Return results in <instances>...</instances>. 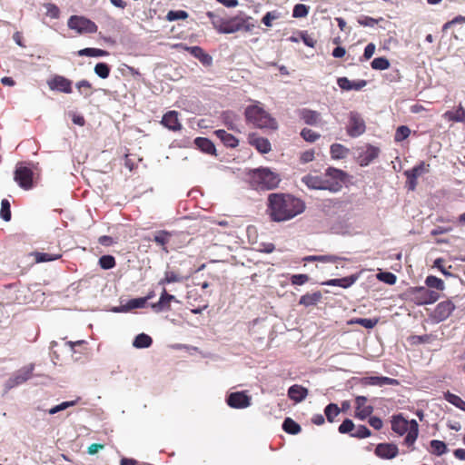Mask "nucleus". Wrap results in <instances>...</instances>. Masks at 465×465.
<instances>
[{
    "label": "nucleus",
    "mask_w": 465,
    "mask_h": 465,
    "mask_svg": "<svg viewBox=\"0 0 465 465\" xmlns=\"http://www.w3.org/2000/svg\"><path fill=\"white\" fill-rule=\"evenodd\" d=\"M173 301H175V297L172 294H169L166 290L163 289L159 301L157 302L152 303L151 308L155 312L169 311L171 309V302Z\"/></svg>",
    "instance_id": "20"
},
{
    "label": "nucleus",
    "mask_w": 465,
    "mask_h": 465,
    "mask_svg": "<svg viewBox=\"0 0 465 465\" xmlns=\"http://www.w3.org/2000/svg\"><path fill=\"white\" fill-rule=\"evenodd\" d=\"M245 118L248 124L257 128L276 129L277 122L270 114L259 105H249L245 109Z\"/></svg>",
    "instance_id": "4"
},
{
    "label": "nucleus",
    "mask_w": 465,
    "mask_h": 465,
    "mask_svg": "<svg viewBox=\"0 0 465 465\" xmlns=\"http://www.w3.org/2000/svg\"><path fill=\"white\" fill-rule=\"evenodd\" d=\"M45 10H46V15L57 19L60 15V10L54 4L52 3H46L44 5Z\"/></svg>",
    "instance_id": "56"
},
{
    "label": "nucleus",
    "mask_w": 465,
    "mask_h": 465,
    "mask_svg": "<svg viewBox=\"0 0 465 465\" xmlns=\"http://www.w3.org/2000/svg\"><path fill=\"white\" fill-rule=\"evenodd\" d=\"M371 435V430L365 425H359L355 427L353 432L351 433V437L364 439Z\"/></svg>",
    "instance_id": "48"
},
{
    "label": "nucleus",
    "mask_w": 465,
    "mask_h": 465,
    "mask_svg": "<svg viewBox=\"0 0 465 465\" xmlns=\"http://www.w3.org/2000/svg\"><path fill=\"white\" fill-rule=\"evenodd\" d=\"M410 292L412 301L418 305L434 303L440 298L437 291H432L426 287H415Z\"/></svg>",
    "instance_id": "8"
},
{
    "label": "nucleus",
    "mask_w": 465,
    "mask_h": 465,
    "mask_svg": "<svg viewBox=\"0 0 465 465\" xmlns=\"http://www.w3.org/2000/svg\"><path fill=\"white\" fill-rule=\"evenodd\" d=\"M214 135L220 139V141L226 146L230 148H235L238 146L239 141L232 134L227 133L223 129H218L213 132Z\"/></svg>",
    "instance_id": "25"
},
{
    "label": "nucleus",
    "mask_w": 465,
    "mask_h": 465,
    "mask_svg": "<svg viewBox=\"0 0 465 465\" xmlns=\"http://www.w3.org/2000/svg\"><path fill=\"white\" fill-rule=\"evenodd\" d=\"M425 283H426L428 289L433 288V289H436L437 291L444 290L443 281L436 276L429 275L425 280Z\"/></svg>",
    "instance_id": "44"
},
{
    "label": "nucleus",
    "mask_w": 465,
    "mask_h": 465,
    "mask_svg": "<svg viewBox=\"0 0 465 465\" xmlns=\"http://www.w3.org/2000/svg\"><path fill=\"white\" fill-rule=\"evenodd\" d=\"M379 154L380 149L378 147L368 144L365 149L359 153L357 161L361 166H367L375 160Z\"/></svg>",
    "instance_id": "15"
},
{
    "label": "nucleus",
    "mask_w": 465,
    "mask_h": 465,
    "mask_svg": "<svg viewBox=\"0 0 465 465\" xmlns=\"http://www.w3.org/2000/svg\"><path fill=\"white\" fill-rule=\"evenodd\" d=\"M411 134V130L406 125H401L396 129L395 134H394V141L399 143L402 142L406 138L409 137Z\"/></svg>",
    "instance_id": "47"
},
{
    "label": "nucleus",
    "mask_w": 465,
    "mask_h": 465,
    "mask_svg": "<svg viewBox=\"0 0 465 465\" xmlns=\"http://www.w3.org/2000/svg\"><path fill=\"white\" fill-rule=\"evenodd\" d=\"M305 210L304 202L289 193H271L268 196L267 213L273 222L289 221Z\"/></svg>",
    "instance_id": "1"
},
{
    "label": "nucleus",
    "mask_w": 465,
    "mask_h": 465,
    "mask_svg": "<svg viewBox=\"0 0 465 465\" xmlns=\"http://www.w3.org/2000/svg\"><path fill=\"white\" fill-rule=\"evenodd\" d=\"M15 180L25 190H28L33 185V172L30 168L20 166L15 169Z\"/></svg>",
    "instance_id": "12"
},
{
    "label": "nucleus",
    "mask_w": 465,
    "mask_h": 465,
    "mask_svg": "<svg viewBox=\"0 0 465 465\" xmlns=\"http://www.w3.org/2000/svg\"><path fill=\"white\" fill-rule=\"evenodd\" d=\"M94 70V73L103 79L108 78L111 72V68L106 63L96 64Z\"/></svg>",
    "instance_id": "45"
},
{
    "label": "nucleus",
    "mask_w": 465,
    "mask_h": 465,
    "mask_svg": "<svg viewBox=\"0 0 465 465\" xmlns=\"http://www.w3.org/2000/svg\"><path fill=\"white\" fill-rule=\"evenodd\" d=\"M366 125L363 118L357 112H351L346 132L351 137H358L365 133Z\"/></svg>",
    "instance_id": "9"
},
{
    "label": "nucleus",
    "mask_w": 465,
    "mask_h": 465,
    "mask_svg": "<svg viewBox=\"0 0 465 465\" xmlns=\"http://www.w3.org/2000/svg\"><path fill=\"white\" fill-rule=\"evenodd\" d=\"M282 430L288 434L296 435L301 431L302 428L292 418H286L282 422Z\"/></svg>",
    "instance_id": "36"
},
{
    "label": "nucleus",
    "mask_w": 465,
    "mask_h": 465,
    "mask_svg": "<svg viewBox=\"0 0 465 465\" xmlns=\"http://www.w3.org/2000/svg\"><path fill=\"white\" fill-rule=\"evenodd\" d=\"M379 322L378 318L367 319V318H355L349 322L350 324H359L366 329L374 328Z\"/></svg>",
    "instance_id": "39"
},
{
    "label": "nucleus",
    "mask_w": 465,
    "mask_h": 465,
    "mask_svg": "<svg viewBox=\"0 0 465 465\" xmlns=\"http://www.w3.org/2000/svg\"><path fill=\"white\" fill-rule=\"evenodd\" d=\"M161 124L167 129L176 132L182 129V124L178 119L176 111H169L163 114Z\"/></svg>",
    "instance_id": "21"
},
{
    "label": "nucleus",
    "mask_w": 465,
    "mask_h": 465,
    "mask_svg": "<svg viewBox=\"0 0 465 465\" xmlns=\"http://www.w3.org/2000/svg\"><path fill=\"white\" fill-rule=\"evenodd\" d=\"M445 400L461 411H465V401L458 395L450 391L444 394Z\"/></svg>",
    "instance_id": "41"
},
{
    "label": "nucleus",
    "mask_w": 465,
    "mask_h": 465,
    "mask_svg": "<svg viewBox=\"0 0 465 465\" xmlns=\"http://www.w3.org/2000/svg\"><path fill=\"white\" fill-rule=\"evenodd\" d=\"M455 305L450 301H444L440 302L434 312H433V319L437 322H443L454 311Z\"/></svg>",
    "instance_id": "16"
},
{
    "label": "nucleus",
    "mask_w": 465,
    "mask_h": 465,
    "mask_svg": "<svg viewBox=\"0 0 465 465\" xmlns=\"http://www.w3.org/2000/svg\"><path fill=\"white\" fill-rule=\"evenodd\" d=\"M345 260L337 255H309L303 258L305 262H322L336 263L339 261Z\"/></svg>",
    "instance_id": "32"
},
{
    "label": "nucleus",
    "mask_w": 465,
    "mask_h": 465,
    "mask_svg": "<svg viewBox=\"0 0 465 465\" xmlns=\"http://www.w3.org/2000/svg\"><path fill=\"white\" fill-rule=\"evenodd\" d=\"M279 17H280V15H279V14L276 11L267 12L264 15V16L262 17V22L266 26H272V21L278 19Z\"/></svg>",
    "instance_id": "60"
},
{
    "label": "nucleus",
    "mask_w": 465,
    "mask_h": 465,
    "mask_svg": "<svg viewBox=\"0 0 465 465\" xmlns=\"http://www.w3.org/2000/svg\"><path fill=\"white\" fill-rule=\"evenodd\" d=\"M465 23V16L458 15L454 17L452 20L445 23L442 26V32H447L450 27L455 25H460Z\"/></svg>",
    "instance_id": "59"
},
{
    "label": "nucleus",
    "mask_w": 465,
    "mask_h": 465,
    "mask_svg": "<svg viewBox=\"0 0 465 465\" xmlns=\"http://www.w3.org/2000/svg\"><path fill=\"white\" fill-rule=\"evenodd\" d=\"M307 395L308 390L302 385L294 384L288 390V397L295 402L302 401Z\"/></svg>",
    "instance_id": "26"
},
{
    "label": "nucleus",
    "mask_w": 465,
    "mask_h": 465,
    "mask_svg": "<svg viewBox=\"0 0 465 465\" xmlns=\"http://www.w3.org/2000/svg\"><path fill=\"white\" fill-rule=\"evenodd\" d=\"M310 280L307 274H293L291 276V282L292 285H303Z\"/></svg>",
    "instance_id": "58"
},
{
    "label": "nucleus",
    "mask_w": 465,
    "mask_h": 465,
    "mask_svg": "<svg viewBox=\"0 0 465 465\" xmlns=\"http://www.w3.org/2000/svg\"><path fill=\"white\" fill-rule=\"evenodd\" d=\"M183 281V276L173 271H166L164 277L160 280L159 284L165 285L173 282H180Z\"/></svg>",
    "instance_id": "40"
},
{
    "label": "nucleus",
    "mask_w": 465,
    "mask_h": 465,
    "mask_svg": "<svg viewBox=\"0 0 465 465\" xmlns=\"http://www.w3.org/2000/svg\"><path fill=\"white\" fill-rule=\"evenodd\" d=\"M355 425L351 419H345L339 426L338 430L341 434H347L353 432Z\"/></svg>",
    "instance_id": "51"
},
{
    "label": "nucleus",
    "mask_w": 465,
    "mask_h": 465,
    "mask_svg": "<svg viewBox=\"0 0 465 465\" xmlns=\"http://www.w3.org/2000/svg\"><path fill=\"white\" fill-rule=\"evenodd\" d=\"M359 275L358 274H351L347 277L339 278V279H331L326 282H324L322 284L328 285V286H339L343 289H347L351 287L352 284L356 282L358 280Z\"/></svg>",
    "instance_id": "24"
},
{
    "label": "nucleus",
    "mask_w": 465,
    "mask_h": 465,
    "mask_svg": "<svg viewBox=\"0 0 465 465\" xmlns=\"http://www.w3.org/2000/svg\"><path fill=\"white\" fill-rule=\"evenodd\" d=\"M70 29L76 31L78 34H94L98 30V26L92 20L80 15H72L67 22Z\"/></svg>",
    "instance_id": "6"
},
{
    "label": "nucleus",
    "mask_w": 465,
    "mask_h": 465,
    "mask_svg": "<svg viewBox=\"0 0 465 465\" xmlns=\"http://www.w3.org/2000/svg\"><path fill=\"white\" fill-rule=\"evenodd\" d=\"M377 278L380 281L384 282L391 285L394 284L397 281L396 275L390 272H380L377 274Z\"/></svg>",
    "instance_id": "57"
},
{
    "label": "nucleus",
    "mask_w": 465,
    "mask_h": 465,
    "mask_svg": "<svg viewBox=\"0 0 465 465\" xmlns=\"http://www.w3.org/2000/svg\"><path fill=\"white\" fill-rule=\"evenodd\" d=\"M367 398L364 396H357L355 399L356 411L355 417L363 420L367 417L371 416L373 411V407L366 405Z\"/></svg>",
    "instance_id": "19"
},
{
    "label": "nucleus",
    "mask_w": 465,
    "mask_h": 465,
    "mask_svg": "<svg viewBox=\"0 0 465 465\" xmlns=\"http://www.w3.org/2000/svg\"><path fill=\"white\" fill-rule=\"evenodd\" d=\"M146 304V299L143 297L132 299L128 302L127 306L129 309L143 308Z\"/></svg>",
    "instance_id": "61"
},
{
    "label": "nucleus",
    "mask_w": 465,
    "mask_h": 465,
    "mask_svg": "<svg viewBox=\"0 0 465 465\" xmlns=\"http://www.w3.org/2000/svg\"><path fill=\"white\" fill-rule=\"evenodd\" d=\"M391 430L400 436L407 433L404 444L409 447L414 444L419 434L418 422L415 420H406L401 413L392 416Z\"/></svg>",
    "instance_id": "2"
},
{
    "label": "nucleus",
    "mask_w": 465,
    "mask_h": 465,
    "mask_svg": "<svg viewBox=\"0 0 465 465\" xmlns=\"http://www.w3.org/2000/svg\"><path fill=\"white\" fill-rule=\"evenodd\" d=\"M339 87L344 91L361 90L366 86V80L350 81L347 77H339L337 79Z\"/></svg>",
    "instance_id": "23"
},
{
    "label": "nucleus",
    "mask_w": 465,
    "mask_h": 465,
    "mask_svg": "<svg viewBox=\"0 0 465 465\" xmlns=\"http://www.w3.org/2000/svg\"><path fill=\"white\" fill-rule=\"evenodd\" d=\"M302 182L307 185L310 189L315 190H328L332 193L339 192L340 182H334L332 183H328L324 182V178L318 175L307 174L302 177Z\"/></svg>",
    "instance_id": "7"
},
{
    "label": "nucleus",
    "mask_w": 465,
    "mask_h": 465,
    "mask_svg": "<svg viewBox=\"0 0 465 465\" xmlns=\"http://www.w3.org/2000/svg\"><path fill=\"white\" fill-rule=\"evenodd\" d=\"M177 48H182L197 58L203 65L209 66L213 64V57L200 46H187L183 44L176 45Z\"/></svg>",
    "instance_id": "13"
},
{
    "label": "nucleus",
    "mask_w": 465,
    "mask_h": 465,
    "mask_svg": "<svg viewBox=\"0 0 465 465\" xmlns=\"http://www.w3.org/2000/svg\"><path fill=\"white\" fill-rule=\"evenodd\" d=\"M322 298V294L320 291L312 293H306L300 298L299 304L305 307L316 305Z\"/></svg>",
    "instance_id": "31"
},
{
    "label": "nucleus",
    "mask_w": 465,
    "mask_h": 465,
    "mask_svg": "<svg viewBox=\"0 0 465 465\" xmlns=\"http://www.w3.org/2000/svg\"><path fill=\"white\" fill-rule=\"evenodd\" d=\"M252 183L259 190H272L278 187L281 177L269 168H258L251 174Z\"/></svg>",
    "instance_id": "5"
},
{
    "label": "nucleus",
    "mask_w": 465,
    "mask_h": 465,
    "mask_svg": "<svg viewBox=\"0 0 465 465\" xmlns=\"http://www.w3.org/2000/svg\"><path fill=\"white\" fill-rule=\"evenodd\" d=\"M309 13V7L303 4H297L293 7L292 16L295 18L305 17Z\"/></svg>",
    "instance_id": "53"
},
{
    "label": "nucleus",
    "mask_w": 465,
    "mask_h": 465,
    "mask_svg": "<svg viewBox=\"0 0 465 465\" xmlns=\"http://www.w3.org/2000/svg\"><path fill=\"white\" fill-rule=\"evenodd\" d=\"M448 450L447 445L445 442L439 440H432L430 442V452L436 455V456H441L442 454L446 453Z\"/></svg>",
    "instance_id": "37"
},
{
    "label": "nucleus",
    "mask_w": 465,
    "mask_h": 465,
    "mask_svg": "<svg viewBox=\"0 0 465 465\" xmlns=\"http://www.w3.org/2000/svg\"><path fill=\"white\" fill-rule=\"evenodd\" d=\"M442 117L449 122L464 123L465 124V109L460 104L455 111H447Z\"/></svg>",
    "instance_id": "29"
},
{
    "label": "nucleus",
    "mask_w": 465,
    "mask_h": 465,
    "mask_svg": "<svg viewBox=\"0 0 465 465\" xmlns=\"http://www.w3.org/2000/svg\"><path fill=\"white\" fill-rule=\"evenodd\" d=\"M78 56L102 57L107 56L109 53L106 50L86 47L77 52Z\"/></svg>",
    "instance_id": "35"
},
{
    "label": "nucleus",
    "mask_w": 465,
    "mask_h": 465,
    "mask_svg": "<svg viewBox=\"0 0 465 465\" xmlns=\"http://www.w3.org/2000/svg\"><path fill=\"white\" fill-rule=\"evenodd\" d=\"M301 136L306 141L310 143H314L316 140L320 138V134L312 129L303 128L301 131Z\"/></svg>",
    "instance_id": "50"
},
{
    "label": "nucleus",
    "mask_w": 465,
    "mask_h": 465,
    "mask_svg": "<svg viewBox=\"0 0 465 465\" xmlns=\"http://www.w3.org/2000/svg\"><path fill=\"white\" fill-rule=\"evenodd\" d=\"M341 412L340 408L335 403L328 404L324 409V414L329 422H333L336 416Z\"/></svg>",
    "instance_id": "42"
},
{
    "label": "nucleus",
    "mask_w": 465,
    "mask_h": 465,
    "mask_svg": "<svg viewBox=\"0 0 465 465\" xmlns=\"http://www.w3.org/2000/svg\"><path fill=\"white\" fill-rule=\"evenodd\" d=\"M350 150L341 143H333L330 147V153L332 159L345 158Z\"/></svg>",
    "instance_id": "33"
},
{
    "label": "nucleus",
    "mask_w": 465,
    "mask_h": 465,
    "mask_svg": "<svg viewBox=\"0 0 465 465\" xmlns=\"http://www.w3.org/2000/svg\"><path fill=\"white\" fill-rule=\"evenodd\" d=\"M324 182H327L328 183H332L334 182H338L339 179H341L340 182V187L339 191L342 188V184L345 182L346 173L340 170L333 167H329L325 173H324Z\"/></svg>",
    "instance_id": "22"
},
{
    "label": "nucleus",
    "mask_w": 465,
    "mask_h": 465,
    "mask_svg": "<svg viewBox=\"0 0 465 465\" xmlns=\"http://www.w3.org/2000/svg\"><path fill=\"white\" fill-rule=\"evenodd\" d=\"M75 404H76V401H64V402L49 409L48 413L51 415H54L59 411L66 410L69 407L74 406Z\"/></svg>",
    "instance_id": "54"
},
{
    "label": "nucleus",
    "mask_w": 465,
    "mask_h": 465,
    "mask_svg": "<svg viewBox=\"0 0 465 465\" xmlns=\"http://www.w3.org/2000/svg\"><path fill=\"white\" fill-rule=\"evenodd\" d=\"M188 17V13L183 10L173 11L171 10L166 15V19L170 22L179 20V19H186Z\"/></svg>",
    "instance_id": "52"
},
{
    "label": "nucleus",
    "mask_w": 465,
    "mask_h": 465,
    "mask_svg": "<svg viewBox=\"0 0 465 465\" xmlns=\"http://www.w3.org/2000/svg\"><path fill=\"white\" fill-rule=\"evenodd\" d=\"M374 452L381 459L391 460L398 455L399 449L393 443H380L376 446Z\"/></svg>",
    "instance_id": "17"
},
{
    "label": "nucleus",
    "mask_w": 465,
    "mask_h": 465,
    "mask_svg": "<svg viewBox=\"0 0 465 465\" xmlns=\"http://www.w3.org/2000/svg\"><path fill=\"white\" fill-rule=\"evenodd\" d=\"M249 143L253 146L261 153H268L272 150V145L267 138L251 134L248 136Z\"/></svg>",
    "instance_id": "18"
},
{
    "label": "nucleus",
    "mask_w": 465,
    "mask_h": 465,
    "mask_svg": "<svg viewBox=\"0 0 465 465\" xmlns=\"http://www.w3.org/2000/svg\"><path fill=\"white\" fill-rule=\"evenodd\" d=\"M177 235L175 232H169L166 230H160L154 232L153 242H154L163 252H169V245L172 242L173 236Z\"/></svg>",
    "instance_id": "14"
},
{
    "label": "nucleus",
    "mask_w": 465,
    "mask_h": 465,
    "mask_svg": "<svg viewBox=\"0 0 465 465\" xmlns=\"http://www.w3.org/2000/svg\"><path fill=\"white\" fill-rule=\"evenodd\" d=\"M194 144L199 150H201L202 152H203L205 153L212 154V155L216 154L215 146H214L213 143L208 138L197 137L194 139Z\"/></svg>",
    "instance_id": "28"
},
{
    "label": "nucleus",
    "mask_w": 465,
    "mask_h": 465,
    "mask_svg": "<svg viewBox=\"0 0 465 465\" xmlns=\"http://www.w3.org/2000/svg\"><path fill=\"white\" fill-rule=\"evenodd\" d=\"M152 343L153 340L149 335L145 333H140L135 337L133 345L135 348L142 349L150 347Z\"/></svg>",
    "instance_id": "38"
},
{
    "label": "nucleus",
    "mask_w": 465,
    "mask_h": 465,
    "mask_svg": "<svg viewBox=\"0 0 465 465\" xmlns=\"http://www.w3.org/2000/svg\"><path fill=\"white\" fill-rule=\"evenodd\" d=\"M0 216L5 222L11 220L10 203L7 199H3L1 202Z\"/></svg>",
    "instance_id": "49"
},
{
    "label": "nucleus",
    "mask_w": 465,
    "mask_h": 465,
    "mask_svg": "<svg viewBox=\"0 0 465 465\" xmlns=\"http://www.w3.org/2000/svg\"><path fill=\"white\" fill-rule=\"evenodd\" d=\"M375 48H376V46L374 44H372V43L368 44L364 49L363 55L360 60L361 61L369 60L373 55V54L375 52Z\"/></svg>",
    "instance_id": "63"
},
{
    "label": "nucleus",
    "mask_w": 465,
    "mask_h": 465,
    "mask_svg": "<svg viewBox=\"0 0 465 465\" xmlns=\"http://www.w3.org/2000/svg\"><path fill=\"white\" fill-rule=\"evenodd\" d=\"M252 17L233 16L213 21V28L220 34H233L239 31L251 32L255 25L251 23Z\"/></svg>",
    "instance_id": "3"
},
{
    "label": "nucleus",
    "mask_w": 465,
    "mask_h": 465,
    "mask_svg": "<svg viewBox=\"0 0 465 465\" xmlns=\"http://www.w3.org/2000/svg\"><path fill=\"white\" fill-rule=\"evenodd\" d=\"M227 404L233 409H243L251 405V397L243 391L231 392L226 399Z\"/></svg>",
    "instance_id": "10"
},
{
    "label": "nucleus",
    "mask_w": 465,
    "mask_h": 465,
    "mask_svg": "<svg viewBox=\"0 0 465 465\" xmlns=\"http://www.w3.org/2000/svg\"><path fill=\"white\" fill-rule=\"evenodd\" d=\"M76 87L81 94H84L85 96H89L92 94V84L87 80H81L76 84Z\"/></svg>",
    "instance_id": "55"
},
{
    "label": "nucleus",
    "mask_w": 465,
    "mask_h": 465,
    "mask_svg": "<svg viewBox=\"0 0 465 465\" xmlns=\"http://www.w3.org/2000/svg\"><path fill=\"white\" fill-rule=\"evenodd\" d=\"M430 340V336L427 335V334L422 335V336L413 335L409 338V341L411 344H420V343L429 342Z\"/></svg>",
    "instance_id": "64"
},
{
    "label": "nucleus",
    "mask_w": 465,
    "mask_h": 465,
    "mask_svg": "<svg viewBox=\"0 0 465 465\" xmlns=\"http://www.w3.org/2000/svg\"><path fill=\"white\" fill-rule=\"evenodd\" d=\"M430 172V164L425 162H420L419 164L415 165L411 170H407L404 172L406 177L416 178L420 177L424 173H428Z\"/></svg>",
    "instance_id": "30"
},
{
    "label": "nucleus",
    "mask_w": 465,
    "mask_h": 465,
    "mask_svg": "<svg viewBox=\"0 0 465 465\" xmlns=\"http://www.w3.org/2000/svg\"><path fill=\"white\" fill-rule=\"evenodd\" d=\"M47 84L52 91H58L64 94L72 93V81L63 75H54L47 81Z\"/></svg>",
    "instance_id": "11"
},
{
    "label": "nucleus",
    "mask_w": 465,
    "mask_h": 465,
    "mask_svg": "<svg viewBox=\"0 0 465 465\" xmlns=\"http://www.w3.org/2000/svg\"><path fill=\"white\" fill-rule=\"evenodd\" d=\"M368 384L383 386V385H397L399 384L398 380H369Z\"/></svg>",
    "instance_id": "62"
},
{
    "label": "nucleus",
    "mask_w": 465,
    "mask_h": 465,
    "mask_svg": "<svg viewBox=\"0 0 465 465\" xmlns=\"http://www.w3.org/2000/svg\"><path fill=\"white\" fill-rule=\"evenodd\" d=\"M99 266L104 270L113 269L116 265L115 258L113 255H103L98 261Z\"/></svg>",
    "instance_id": "43"
},
{
    "label": "nucleus",
    "mask_w": 465,
    "mask_h": 465,
    "mask_svg": "<svg viewBox=\"0 0 465 465\" xmlns=\"http://www.w3.org/2000/svg\"><path fill=\"white\" fill-rule=\"evenodd\" d=\"M31 255L35 257L36 263L56 261L62 257L61 253H47L40 252H34Z\"/></svg>",
    "instance_id": "34"
},
{
    "label": "nucleus",
    "mask_w": 465,
    "mask_h": 465,
    "mask_svg": "<svg viewBox=\"0 0 465 465\" xmlns=\"http://www.w3.org/2000/svg\"><path fill=\"white\" fill-rule=\"evenodd\" d=\"M390 65V61L386 57H376L371 63V66L374 70H386Z\"/></svg>",
    "instance_id": "46"
},
{
    "label": "nucleus",
    "mask_w": 465,
    "mask_h": 465,
    "mask_svg": "<svg viewBox=\"0 0 465 465\" xmlns=\"http://www.w3.org/2000/svg\"><path fill=\"white\" fill-rule=\"evenodd\" d=\"M300 117L306 124L316 125L321 120V114L317 111L303 108L299 112Z\"/></svg>",
    "instance_id": "27"
}]
</instances>
